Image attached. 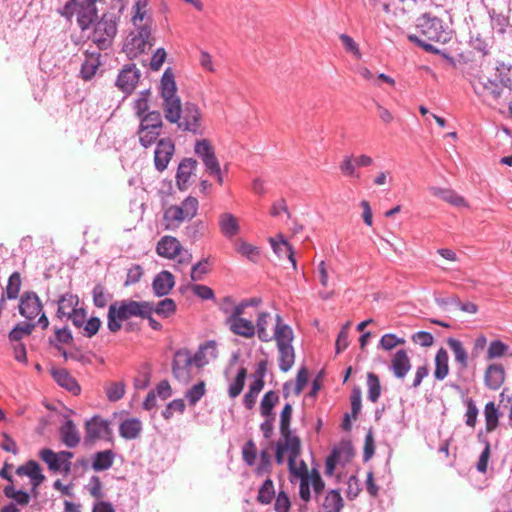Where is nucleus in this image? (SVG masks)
I'll list each match as a JSON object with an SVG mask.
<instances>
[{"mask_svg": "<svg viewBox=\"0 0 512 512\" xmlns=\"http://www.w3.org/2000/svg\"><path fill=\"white\" fill-rule=\"evenodd\" d=\"M159 94L163 100L164 117L169 123L177 124L178 129L183 132L203 135L201 111L198 105L192 102L182 105L177 95L175 75L171 67L166 68L161 77Z\"/></svg>", "mask_w": 512, "mask_h": 512, "instance_id": "f257e3e1", "label": "nucleus"}, {"mask_svg": "<svg viewBox=\"0 0 512 512\" xmlns=\"http://www.w3.org/2000/svg\"><path fill=\"white\" fill-rule=\"evenodd\" d=\"M416 34H409L408 39L422 47L427 52L438 53V49L432 44L447 43L451 39V31L444 26L443 21L430 13H424L416 22Z\"/></svg>", "mask_w": 512, "mask_h": 512, "instance_id": "f03ea898", "label": "nucleus"}, {"mask_svg": "<svg viewBox=\"0 0 512 512\" xmlns=\"http://www.w3.org/2000/svg\"><path fill=\"white\" fill-rule=\"evenodd\" d=\"M149 301H136L124 299L110 304L107 313V328L111 333H116L122 328V322L132 317L143 316Z\"/></svg>", "mask_w": 512, "mask_h": 512, "instance_id": "7ed1b4c3", "label": "nucleus"}, {"mask_svg": "<svg viewBox=\"0 0 512 512\" xmlns=\"http://www.w3.org/2000/svg\"><path fill=\"white\" fill-rule=\"evenodd\" d=\"M98 0H68L65 5L58 10L59 14L66 19L77 16V24L81 31L89 30L92 24L98 19Z\"/></svg>", "mask_w": 512, "mask_h": 512, "instance_id": "20e7f679", "label": "nucleus"}, {"mask_svg": "<svg viewBox=\"0 0 512 512\" xmlns=\"http://www.w3.org/2000/svg\"><path fill=\"white\" fill-rule=\"evenodd\" d=\"M120 17L114 13H103L101 17L92 24L93 31L90 35L91 41L99 50H106L113 44L117 35Z\"/></svg>", "mask_w": 512, "mask_h": 512, "instance_id": "39448f33", "label": "nucleus"}, {"mask_svg": "<svg viewBox=\"0 0 512 512\" xmlns=\"http://www.w3.org/2000/svg\"><path fill=\"white\" fill-rule=\"evenodd\" d=\"M282 438L283 440L277 441L275 445V460L277 464L282 465L284 454L288 453V468H292L301 453V440L299 437Z\"/></svg>", "mask_w": 512, "mask_h": 512, "instance_id": "423d86ee", "label": "nucleus"}, {"mask_svg": "<svg viewBox=\"0 0 512 512\" xmlns=\"http://www.w3.org/2000/svg\"><path fill=\"white\" fill-rule=\"evenodd\" d=\"M16 474L20 477L27 476L29 478L31 484L30 498H37L39 496L38 488L46 480L40 464L35 460H28L23 465L17 467Z\"/></svg>", "mask_w": 512, "mask_h": 512, "instance_id": "0eeeda50", "label": "nucleus"}, {"mask_svg": "<svg viewBox=\"0 0 512 512\" xmlns=\"http://www.w3.org/2000/svg\"><path fill=\"white\" fill-rule=\"evenodd\" d=\"M192 354L186 349H179L175 352L172 361V373L174 377L183 383L191 379V366L193 365Z\"/></svg>", "mask_w": 512, "mask_h": 512, "instance_id": "6e6552de", "label": "nucleus"}, {"mask_svg": "<svg viewBox=\"0 0 512 512\" xmlns=\"http://www.w3.org/2000/svg\"><path fill=\"white\" fill-rule=\"evenodd\" d=\"M110 434L109 422L96 415L85 422L84 444L90 445Z\"/></svg>", "mask_w": 512, "mask_h": 512, "instance_id": "1a4fd4ad", "label": "nucleus"}, {"mask_svg": "<svg viewBox=\"0 0 512 512\" xmlns=\"http://www.w3.org/2000/svg\"><path fill=\"white\" fill-rule=\"evenodd\" d=\"M446 342L454 354L458 381L468 382V378L465 376V373L468 369V353L466 349L464 348L462 342L456 338L449 337Z\"/></svg>", "mask_w": 512, "mask_h": 512, "instance_id": "9d476101", "label": "nucleus"}, {"mask_svg": "<svg viewBox=\"0 0 512 512\" xmlns=\"http://www.w3.org/2000/svg\"><path fill=\"white\" fill-rule=\"evenodd\" d=\"M141 77L140 70L134 63L125 65L119 72L116 86L124 93L131 94L136 88Z\"/></svg>", "mask_w": 512, "mask_h": 512, "instance_id": "9b49d317", "label": "nucleus"}, {"mask_svg": "<svg viewBox=\"0 0 512 512\" xmlns=\"http://www.w3.org/2000/svg\"><path fill=\"white\" fill-rule=\"evenodd\" d=\"M174 151L175 145L170 138H163L157 142L154 151V165L157 171L163 172L167 168Z\"/></svg>", "mask_w": 512, "mask_h": 512, "instance_id": "f8f14e48", "label": "nucleus"}, {"mask_svg": "<svg viewBox=\"0 0 512 512\" xmlns=\"http://www.w3.org/2000/svg\"><path fill=\"white\" fill-rule=\"evenodd\" d=\"M42 303L34 291H26L20 297L19 313L32 320L42 311Z\"/></svg>", "mask_w": 512, "mask_h": 512, "instance_id": "ddd939ff", "label": "nucleus"}, {"mask_svg": "<svg viewBox=\"0 0 512 512\" xmlns=\"http://www.w3.org/2000/svg\"><path fill=\"white\" fill-rule=\"evenodd\" d=\"M472 86L477 95L489 94L494 100L500 99L503 94V86L495 77L486 79L479 77Z\"/></svg>", "mask_w": 512, "mask_h": 512, "instance_id": "4468645a", "label": "nucleus"}, {"mask_svg": "<svg viewBox=\"0 0 512 512\" xmlns=\"http://www.w3.org/2000/svg\"><path fill=\"white\" fill-rule=\"evenodd\" d=\"M197 165V161L193 158H184L179 163L176 172V185L180 191L188 189L190 177L196 170Z\"/></svg>", "mask_w": 512, "mask_h": 512, "instance_id": "2eb2a0df", "label": "nucleus"}, {"mask_svg": "<svg viewBox=\"0 0 512 512\" xmlns=\"http://www.w3.org/2000/svg\"><path fill=\"white\" fill-rule=\"evenodd\" d=\"M175 285L173 274L167 270H162L153 279L152 290L155 296L163 297L168 295Z\"/></svg>", "mask_w": 512, "mask_h": 512, "instance_id": "dca6fc26", "label": "nucleus"}, {"mask_svg": "<svg viewBox=\"0 0 512 512\" xmlns=\"http://www.w3.org/2000/svg\"><path fill=\"white\" fill-rule=\"evenodd\" d=\"M217 356V343L214 340H209L199 346L195 354L192 355V360L196 367L202 368L209 363V359H215Z\"/></svg>", "mask_w": 512, "mask_h": 512, "instance_id": "f3484780", "label": "nucleus"}, {"mask_svg": "<svg viewBox=\"0 0 512 512\" xmlns=\"http://www.w3.org/2000/svg\"><path fill=\"white\" fill-rule=\"evenodd\" d=\"M505 380V370L501 364L493 363L487 366L484 373L485 386L490 390H498Z\"/></svg>", "mask_w": 512, "mask_h": 512, "instance_id": "a211bd4d", "label": "nucleus"}, {"mask_svg": "<svg viewBox=\"0 0 512 512\" xmlns=\"http://www.w3.org/2000/svg\"><path fill=\"white\" fill-rule=\"evenodd\" d=\"M51 375L55 382L66 389L73 395H79L81 392V387L78 384L77 380L64 368L51 370Z\"/></svg>", "mask_w": 512, "mask_h": 512, "instance_id": "6ab92c4d", "label": "nucleus"}, {"mask_svg": "<svg viewBox=\"0 0 512 512\" xmlns=\"http://www.w3.org/2000/svg\"><path fill=\"white\" fill-rule=\"evenodd\" d=\"M390 370L396 378L403 379L411 369V360L404 349L398 350L391 359Z\"/></svg>", "mask_w": 512, "mask_h": 512, "instance_id": "aec40b11", "label": "nucleus"}, {"mask_svg": "<svg viewBox=\"0 0 512 512\" xmlns=\"http://www.w3.org/2000/svg\"><path fill=\"white\" fill-rule=\"evenodd\" d=\"M494 44V38L490 31L487 33H472L469 40L470 47L478 52L482 57L489 55L490 49Z\"/></svg>", "mask_w": 512, "mask_h": 512, "instance_id": "412c9836", "label": "nucleus"}, {"mask_svg": "<svg viewBox=\"0 0 512 512\" xmlns=\"http://www.w3.org/2000/svg\"><path fill=\"white\" fill-rule=\"evenodd\" d=\"M225 325L234 335L244 338H252L255 335L253 322L246 318L237 317V319L225 320Z\"/></svg>", "mask_w": 512, "mask_h": 512, "instance_id": "4be33fe9", "label": "nucleus"}, {"mask_svg": "<svg viewBox=\"0 0 512 512\" xmlns=\"http://www.w3.org/2000/svg\"><path fill=\"white\" fill-rule=\"evenodd\" d=\"M181 250V244L177 238L173 236L162 237L156 246V252L159 256L173 259Z\"/></svg>", "mask_w": 512, "mask_h": 512, "instance_id": "5701e85b", "label": "nucleus"}, {"mask_svg": "<svg viewBox=\"0 0 512 512\" xmlns=\"http://www.w3.org/2000/svg\"><path fill=\"white\" fill-rule=\"evenodd\" d=\"M59 433L61 441L68 448H74L80 443L79 431L71 419L65 421L60 427Z\"/></svg>", "mask_w": 512, "mask_h": 512, "instance_id": "b1692460", "label": "nucleus"}, {"mask_svg": "<svg viewBox=\"0 0 512 512\" xmlns=\"http://www.w3.org/2000/svg\"><path fill=\"white\" fill-rule=\"evenodd\" d=\"M85 56V60L81 65L80 74L84 80L88 81L91 80L96 74L100 66L101 55L98 52L89 53L86 51Z\"/></svg>", "mask_w": 512, "mask_h": 512, "instance_id": "393cba45", "label": "nucleus"}, {"mask_svg": "<svg viewBox=\"0 0 512 512\" xmlns=\"http://www.w3.org/2000/svg\"><path fill=\"white\" fill-rule=\"evenodd\" d=\"M58 308L56 315L58 318L68 317L71 310H76L79 304V297L71 292L64 293L57 300Z\"/></svg>", "mask_w": 512, "mask_h": 512, "instance_id": "a878e982", "label": "nucleus"}, {"mask_svg": "<svg viewBox=\"0 0 512 512\" xmlns=\"http://www.w3.org/2000/svg\"><path fill=\"white\" fill-rule=\"evenodd\" d=\"M142 431V423L138 418L123 420L119 426V434L126 440H133L139 437Z\"/></svg>", "mask_w": 512, "mask_h": 512, "instance_id": "bb28decb", "label": "nucleus"}, {"mask_svg": "<svg viewBox=\"0 0 512 512\" xmlns=\"http://www.w3.org/2000/svg\"><path fill=\"white\" fill-rule=\"evenodd\" d=\"M272 338L276 340L277 345L281 343L292 344L294 339L292 328L289 325L283 323L279 314L276 315L275 331Z\"/></svg>", "mask_w": 512, "mask_h": 512, "instance_id": "cd10ccee", "label": "nucleus"}, {"mask_svg": "<svg viewBox=\"0 0 512 512\" xmlns=\"http://www.w3.org/2000/svg\"><path fill=\"white\" fill-rule=\"evenodd\" d=\"M219 227L222 234L229 239L236 236L240 230L237 218L231 213H223L220 215Z\"/></svg>", "mask_w": 512, "mask_h": 512, "instance_id": "c85d7f7f", "label": "nucleus"}, {"mask_svg": "<svg viewBox=\"0 0 512 512\" xmlns=\"http://www.w3.org/2000/svg\"><path fill=\"white\" fill-rule=\"evenodd\" d=\"M279 352V368L283 372H288L295 362V352L292 344L281 343L277 345Z\"/></svg>", "mask_w": 512, "mask_h": 512, "instance_id": "c756f323", "label": "nucleus"}, {"mask_svg": "<svg viewBox=\"0 0 512 512\" xmlns=\"http://www.w3.org/2000/svg\"><path fill=\"white\" fill-rule=\"evenodd\" d=\"M115 453L112 450H104L96 452L92 456V469L94 471H104L112 467Z\"/></svg>", "mask_w": 512, "mask_h": 512, "instance_id": "7c9ffc66", "label": "nucleus"}, {"mask_svg": "<svg viewBox=\"0 0 512 512\" xmlns=\"http://www.w3.org/2000/svg\"><path fill=\"white\" fill-rule=\"evenodd\" d=\"M325 512H341L344 507V500L338 489H331L325 495L323 504Z\"/></svg>", "mask_w": 512, "mask_h": 512, "instance_id": "2f4dec72", "label": "nucleus"}, {"mask_svg": "<svg viewBox=\"0 0 512 512\" xmlns=\"http://www.w3.org/2000/svg\"><path fill=\"white\" fill-rule=\"evenodd\" d=\"M449 356L444 348H440L435 356L434 377L437 380H444L449 373Z\"/></svg>", "mask_w": 512, "mask_h": 512, "instance_id": "473e14b6", "label": "nucleus"}, {"mask_svg": "<svg viewBox=\"0 0 512 512\" xmlns=\"http://www.w3.org/2000/svg\"><path fill=\"white\" fill-rule=\"evenodd\" d=\"M5 497L12 499L15 505L26 506L30 502V493L23 489H16L14 484H8L3 488Z\"/></svg>", "mask_w": 512, "mask_h": 512, "instance_id": "72a5a7b5", "label": "nucleus"}, {"mask_svg": "<svg viewBox=\"0 0 512 512\" xmlns=\"http://www.w3.org/2000/svg\"><path fill=\"white\" fill-rule=\"evenodd\" d=\"M280 241L277 242L274 239H271V246L273 248V251L281 257L282 255L287 256L289 261L292 263V266L294 269H297V262L294 257V250L292 246L283 238L282 235H279Z\"/></svg>", "mask_w": 512, "mask_h": 512, "instance_id": "f704fd0d", "label": "nucleus"}, {"mask_svg": "<svg viewBox=\"0 0 512 512\" xmlns=\"http://www.w3.org/2000/svg\"><path fill=\"white\" fill-rule=\"evenodd\" d=\"M292 413H293L292 405L290 403H286L280 413L279 430H280L281 437H298L290 429Z\"/></svg>", "mask_w": 512, "mask_h": 512, "instance_id": "c9c22d12", "label": "nucleus"}, {"mask_svg": "<svg viewBox=\"0 0 512 512\" xmlns=\"http://www.w3.org/2000/svg\"><path fill=\"white\" fill-rule=\"evenodd\" d=\"M279 402L278 392L270 390L266 392L260 402V414L263 417L275 416L273 409Z\"/></svg>", "mask_w": 512, "mask_h": 512, "instance_id": "e433bc0d", "label": "nucleus"}, {"mask_svg": "<svg viewBox=\"0 0 512 512\" xmlns=\"http://www.w3.org/2000/svg\"><path fill=\"white\" fill-rule=\"evenodd\" d=\"M495 78L503 88L512 90V65L498 62L495 67Z\"/></svg>", "mask_w": 512, "mask_h": 512, "instance_id": "4c0bfd02", "label": "nucleus"}, {"mask_svg": "<svg viewBox=\"0 0 512 512\" xmlns=\"http://www.w3.org/2000/svg\"><path fill=\"white\" fill-rule=\"evenodd\" d=\"M150 305L151 311L162 318H168L172 316L177 309L175 301L171 298H165L159 301L157 304L150 302Z\"/></svg>", "mask_w": 512, "mask_h": 512, "instance_id": "58836bf2", "label": "nucleus"}, {"mask_svg": "<svg viewBox=\"0 0 512 512\" xmlns=\"http://www.w3.org/2000/svg\"><path fill=\"white\" fill-rule=\"evenodd\" d=\"M487 432L494 431L499 424L500 412L494 402H488L484 408Z\"/></svg>", "mask_w": 512, "mask_h": 512, "instance_id": "ea45409f", "label": "nucleus"}, {"mask_svg": "<svg viewBox=\"0 0 512 512\" xmlns=\"http://www.w3.org/2000/svg\"><path fill=\"white\" fill-rule=\"evenodd\" d=\"M271 315L269 312H261L258 314L255 326V333L262 342H269L272 340V336L267 332V325Z\"/></svg>", "mask_w": 512, "mask_h": 512, "instance_id": "a19ab883", "label": "nucleus"}, {"mask_svg": "<svg viewBox=\"0 0 512 512\" xmlns=\"http://www.w3.org/2000/svg\"><path fill=\"white\" fill-rule=\"evenodd\" d=\"M151 36V29L148 25H143L139 27L138 34L134 36L131 40V44L135 49H137L139 52H144L146 45L149 44V38Z\"/></svg>", "mask_w": 512, "mask_h": 512, "instance_id": "79ce46f5", "label": "nucleus"}, {"mask_svg": "<svg viewBox=\"0 0 512 512\" xmlns=\"http://www.w3.org/2000/svg\"><path fill=\"white\" fill-rule=\"evenodd\" d=\"M246 377H247L246 368H244V367L239 368L234 381L228 387V395L230 398L234 399L240 395V393L242 392V390L244 388Z\"/></svg>", "mask_w": 512, "mask_h": 512, "instance_id": "37998d69", "label": "nucleus"}, {"mask_svg": "<svg viewBox=\"0 0 512 512\" xmlns=\"http://www.w3.org/2000/svg\"><path fill=\"white\" fill-rule=\"evenodd\" d=\"M367 386H368V395H367L368 400L373 403L377 402L381 396V385H380L379 377L375 373L369 372L367 374Z\"/></svg>", "mask_w": 512, "mask_h": 512, "instance_id": "c03bdc74", "label": "nucleus"}, {"mask_svg": "<svg viewBox=\"0 0 512 512\" xmlns=\"http://www.w3.org/2000/svg\"><path fill=\"white\" fill-rule=\"evenodd\" d=\"M275 497V489L273 481L267 478L258 490L257 501L260 504L268 505Z\"/></svg>", "mask_w": 512, "mask_h": 512, "instance_id": "a18cd8bd", "label": "nucleus"}, {"mask_svg": "<svg viewBox=\"0 0 512 512\" xmlns=\"http://www.w3.org/2000/svg\"><path fill=\"white\" fill-rule=\"evenodd\" d=\"M40 459L48 465L49 470L57 472L61 470V461L59 455L52 449L43 448L39 451Z\"/></svg>", "mask_w": 512, "mask_h": 512, "instance_id": "49530a36", "label": "nucleus"}, {"mask_svg": "<svg viewBox=\"0 0 512 512\" xmlns=\"http://www.w3.org/2000/svg\"><path fill=\"white\" fill-rule=\"evenodd\" d=\"M21 275L19 272H13L9 279L5 290V296L9 300L17 299L21 289Z\"/></svg>", "mask_w": 512, "mask_h": 512, "instance_id": "de8ad7c7", "label": "nucleus"}, {"mask_svg": "<svg viewBox=\"0 0 512 512\" xmlns=\"http://www.w3.org/2000/svg\"><path fill=\"white\" fill-rule=\"evenodd\" d=\"M36 324L31 322L18 323L8 334L11 342H19L24 335H30Z\"/></svg>", "mask_w": 512, "mask_h": 512, "instance_id": "09e8293b", "label": "nucleus"}, {"mask_svg": "<svg viewBox=\"0 0 512 512\" xmlns=\"http://www.w3.org/2000/svg\"><path fill=\"white\" fill-rule=\"evenodd\" d=\"M93 303L97 308H104L112 299V294L107 292L102 284H96L92 290Z\"/></svg>", "mask_w": 512, "mask_h": 512, "instance_id": "8fccbe9b", "label": "nucleus"}, {"mask_svg": "<svg viewBox=\"0 0 512 512\" xmlns=\"http://www.w3.org/2000/svg\"><path fill=\"white\" fill-rule=\"evenodd\" d=\"M205 393V382L200 381L186 391L185 397L188 400L189 405L194 406L200 401V399L205 395Z\"/></svg>", "mask_w": 512, "mask_h": 512, "instance_id": "3c124183", "label": "nucleus"}, {"mask_svg": "<svg viewBox=\"0 0 512 512\" xmlns=\"http://www.w3.org/2000/svg\"><path fill=\"white\" fill-rule=\"evenodd\" d=\"M433 193L434 195L440 196L443 200L455 206H462L465 204L464 198L451 190L433 188Z\"/></svg>", "mask_w": 512, "mask_h": 512, "instance_id": "603ef678", "label": "nucleus"}, {"mask_svg": "<svg viewBox=\"0 0 512 512\" xmlns=\"http://www.w3.org/2000/svg\"><path fill=\"white\" fill-rule=\"evenodd\" d=\"M102 321L99 317L93 316L86 320L82 327L81 334L86 338H92L95 336L101 328Z\"/></svg>", "mask_w": 512, "mask_h": 512, "instance_id": "864d4df0", "label": "nucleus"}, {"mask_svg": "<svg viewBox=\"0 0 512 512\" xmlns=\"http://www.w3.org/2000/svg\"><path fill=\"white\" fill-rule=\"evenodd\" d=\"M489 16L491 19V28L497 30V32L503 34L508 26V18L501 14L496 13L494 9L489 11Z\"/></svg>", "mask_w": 512, "mask_h": 512, "instance_id": "5fc2aeb1", "label": "nucleus"}, {"mask_svg": "<svg viewBox=\"0 0 512 512\" xmlns=\"http://www.w3.org/2000/svg\"><path fill=\"white\" fill-rule=\"evenodd\" d=\"M508 348V345H506L504 342L500 340H494L489 344L486 359L492 360L495 358H500L506 353Z\"/></svg>", "mask_w": 512, "mask_h": 512, "instance_id": "6e6d98bb", "label": "nucleus"}, {"mask_svg": "<svg viewBox=\"0 0 512 512\" xmlns=\"http://www.w3.org/2000/svg\"><path fill=\"white\" fill-rule=\"evenodd\" d=\"M194 152L202 161L215 153L213 146L207 139L197 140L194 146Z\"/></svg>", "mask_w": 512, "mask_h": 512, "instance_id": "4d7b16f0", "label": "nucleus"}, {"mask_svg": "<svg viewBox=\"0 0 512 512\" xmlns=\"http://www.w3.org/2000/svg\"><path fill=\"white\" fill-rule=\"evenodd\" d=\"M198 204V200L195 197L188 196L186 199L183 200L179 207L184 212L183 214L185 215V217L188 220H191L197 214Z\"/></svg>", "mask_w": 512, "mask_h": 512, "instance_id": "13d9d810", "label": "nucleus"}, {"mask_svg": "<svg viewBox=\"0 0 512 512\" xmlns=\"http://www.w3.org/2000/svg\"><path fill=\"white\" fill-rule=\"evenodd\" d=\"M466 403V413H465V424L469 427L474 428L477 422V416L479 410L476 406L475 401L472 398H469L465 401Z\"/></svg>", "mask_w": 512, "mask_h": 512, "instance_id": "bf43d9fd", "label": "nucleus"}, {"mask_svg": "<svg viewBox=\"0 0 512 512\" xmlns=\"http://www.w3.org/2000/svg\"><path fill=\"white\" fill-rule=\"evenodd\" d=\"M125 394V384L123 382H113L106 388V396L109 401L116 402Z\"/></svg>", "mask_w": 512, "mask_h": 512, "instance_id": "052dcab7", "label": "nucleus"}, {"mask_svg": "<svg viewBox=\"0 0 512 512\" xmlns=\"http://www.w3.org/2000/svg\"><path fill=\"white\" fill-rule=\"evenodd\" d=\"M260 462L255 469V474L257 476H263L265 474H270L271 472V455L267 450L260 451Z\"/></svg>", "mask_w": 512, "mask_h": 512, "instance_id": "680f3d73", "label": "nucleus"}, {"mask_svg": "<svg viewBox=\"0 0 512 512\" xmlns=\"http://www.w3.org/2000/svg\"><path fill=\"white\" fill-rule=\"evenodd\" d=\"M356 166V162H353V156L348 155L344 157L339 169L343 175L358 179L360 178V174L356 171Z\"/></svg>", "mask_w": 512, "mask_h": 512, "instance_id": "e2e57ef3", "label": "nucleus"}, {"mask_svg": "<svg viewBox=\"0 0 512 512\" xmlns=\"http://www.w3.org/2000/svg\"><path fill=\"white\" fill-rule=\"evenodd\" d=\"M257 457V448L253 440H248L242 448L243 461L248 465L252 466L255 464Z\"/></svg>", "mask_w": 512, "mask_h": 512, "instance_id": "0e129e2a", "label": "nucleus"}, {"mask_svg": "<svg viewBox=\"0 0 512 512\" xmlns=\"http://www.w3.org/2000/svg\"><path fill=\"white\" fill-rule=\"evenodd\" d=\"M208 272V259H202L191 267L190 278L192 281H201Z\"/></svg>", "mask_w": 512, "mask_h": 512, "instance_id": "69168bd1", "label": "nucleus"}, {"mask_svg": "<svg viewBox=\"0 0 512 512\" xmlns=\"http://www.w3.org/2000/svg\"><path fill=\"white\" fill-rule=\"evenodd\" d=\"M187 287L191 288L194 295L199 297L202 300H214L215 299V293L214 291L206 285L202 284H191Z\"/></svg>", "mask_w": 512, "mask_h": 512, "instance_id": "338daca9", "label": "nucleus"}, {"mask_svg": "<svg viewBox=\"0 0 512 512\" xmlns=\"http://www.w3.org/2000/svg\"><path fill=\"white\" fill-rule=\"evenodd\" d=\"M350 401H351V416L354 419H356L358 414L360 413L361 407H362V393H361V389L359 387H355L352 390V393L350 396Z\"/></svg>", "mask_w": 512, "mask_h": 512, "instance_id": "774afa93", "label": "nucleus"}]
</instances>
